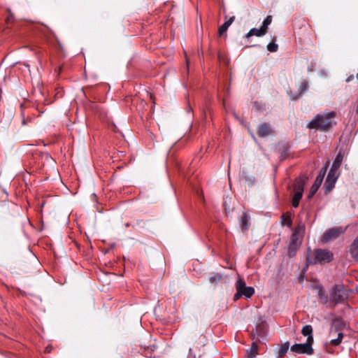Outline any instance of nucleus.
<instances>
[{
	"label": "nucleus",
	"instance_id": "nucleus-18",
	"mask_svg": "<svg viewBox=\"0 0 358 358\" xmlns=\"http://www.w3.org/2000/svg\"><path fill=\"white\" fill-rule=\"evenodd\" d=\"M350 252L352 257L355 260L358 262V236L356 237V238L352 242V243L350 246Z\"/></svg>",
	"mask_w": 358,
	"mask_h": 358
},
{
	"label": "nucleus",
	"instance_id": "nucleus-14",
	"mask_svg": "<svg viewBox=\"0 0 358 358\" xmlns=\"http://www.w3.org/2000/svg\"><path fill=\"white\" fill-rule=\"evenodd\" d=\"M266 34V30L264 28L260 27L259 29L252 28L245 35V38H249L252 36H262Z\"/></svg>",
	"mask_w": 358,
	"mask_h": 358
},
{
	"label": "nucleus",
	"instance_id": "nucleus-21",
	"mask_svg": "<svg viewBox=\"0 0 358 358\" xmlns=\"http://www.w3.org/2000/svg\"><path fill=\"white\" fill-rule=\"evenodd\" d=\"M290 344L289 341H287L284 343L280 348L278 352V357L282 358L283 357L286 353L287 352L289 348Z\"/></svg>",
	"mask_w": 358,
	"mask_h": 358
},
{
	"label": "nucleus",
	"instance_id": "nucleus-8",
	"mask_svg": "<svg viewBox=\"0 0 358 358\" xmlns=\"http://www.w3.org/2000/svg\"><path fill=\"white\" fill-rule=\"evenodd\" d=\"M312 345L313 343L306 341L305 343H296L290 347V350L292 352L298 354H306L311 355L314 352Z\"/></svg>",
	"mask_w": 358,
	"mask_h": 358
},
{
	"label": "nucleus",
	"instance_id": "nucleus-24",
	"mask_svg": "<svg viewBox=\"0 0 358 358\" xmlns=\"http://www.w3.org/2000/svg\"><path fill=\"white\" fill-rule=\"evenodd\" d=\"M222 279V275L219 273H215L213 274V275H211L210 278H209V281L212 283V284H216L218 282L220 281V280Z\"/></svg>",
	"mask_w": 358,
	"mask_h": 358
},
{
	"label": "nucleus",
	"instance_id": "nucleus-2",
	"mask_svg": "<svg viewBox=\"0 0 358 358\" xmlns=\"http://www.w3.org/2000/svg\"><path fill=\"white\" fill-rule=\"evenodd\" d=\"M334 259V254L328 249H308L306 265L324 264L330 263Z\"/></svg>",
	"mask_w": 358,
	"mask_h": 358
},
{
	"label": "nucleus",
	"instance_id": "nucleus-9",
	"mask_svg": "<svg viewBox=\"0 0 358 358\" xmlns=\"http://www.w3.org/2000/svg\"><path fill=\"white\" fill-rule=\"evenodd\" d=\"M338 178V174L336 172H334L333 170H329L325 182H324V188L325 193L327 194L330 192L335 186V183Z\"/></svg>",
	"mask_w": 358,
	"mask_h": 358
},
{
	"label": "nucleus",
	"instance_id": "nucleus-1",
	"mask_svg": "<svg viewBox=\"0 0 358 358\" xmlns=\"http://www.w3.org/2000/svg\"><path fill=\"white\" fill-rule=\"evenodd\" d=\"M314 287L317 290L319 303L327 305L328 308H334L337 305L345 303L349 296L348 290L342 283L333 286L329 290V296L322 285H316Z\"/></svg>",
	"mask_w": 358,
	"mask_h": 358
},
{
	"label": "nucleus",
	"instance_id": "nucleus-16",
	"mask_svg": "<svg viewBox=\"0 0 358 358\" xmlns=\"http://www.w3.org/2000/svg\"><path fill=\"white\" fill-rule=\"evenodd\" d=\"M235 20V16H232L229 17L227 20H226L224 24H222L218 29V34L220 36H222L228 29L229 26L233 23Z\"/></svg>",
	"mask_w": 358,
	"mask_h": 358
},
{
	"label": "nucleus",
	"instance_id": "nucleus-27",
	"mask_svg": "<svg viewBox=\"0 0 358 358\" xmlns=\"http://www.w3.org/2000/svg\"><path fill=\"white\" fill-rule=\"evenodd\" d=\"M327 166H328V164H327L326 166H324L320 171V173H318V175L317 176L316 178H320V180H324V178L325 176V174H326V172H327Z\"/></svg>",
	"mask_w": 358,
	"mask_h": 358
},
{
	"label": "nucleus",
	"instance_id": "nucleus-19",
	"mask_svg": "<svg viewBox=\"0 0 358 358\" xmlns=\"http://www.w3.org/2000/svg\"><path fill=\"white\" fill-rule=\"evenodd\" d=\"M258 345L257 342L252 343L251 347L247 350L246 358H255L257 355Z\"/></svg>",
	"mask_w": 358,
	"mask_h": 358
},
{
	"label": "nucleus",
	"instance_id": "nucleus-11",
	"mask_svg": "<svg viewBox=\"0 0 358 358\" xmlns=\"http://www.w3.org/2000/svg\"><path fill=\"white\" fill-rule=\"evenodd\" d=\"M257 134L259 137L265 138L268 135H271L273 130L271 129L269 124L262 123L259 126Z\"/></svg>",
	"mask_w": 358,
	"mask_h": 358
},
{
	"label": "nucleus",
	"instance_id": "nucleus-12",
	"mask_svg": "<svg viewBox=\"0 0 358 358\" xmlns=\"http://www.w3.org/2000/svg\"><path fill=\"white\" fill-rule=\"evenodd\" d=\"M240 227L242 231H246L250 228V216L247 213H243L240 220Z\"/></svg>",
	"mask_w": 358,
	"mask_h": 358
},
{
	"label": "nucleus",
	"instance_id": "nucleus-32",
	"mask_svg": "<svg viewBox=\"0 0 358 358\" xmlns=\"http://www.w3.org/2000/svg\"><path fill=\"white\" fill-rule=\"evenodd\" d=\"M192 358H196V357H195V355H194Z\"/></svg>",
	"mask_w": 358,
	"mask_h": 358
},
{
	"label": "nucleus",
	"instance_id": "nucleus-6",
	"mask_svg": "<svg viewBox=\"0 0 358 358\" xmlns=\"http://www.w3.org/2000/svg\"><path fill=\"white\" fill-rule=\"evenodd\" d=\"M305 187V180L302 178L297 179L294 184V194L292 198V205L294 208H297L300 200L302 198Z\"/></svg>",
	"mask_w": 358,
	"mask_h": 358
},
{
	"label": "nucleus",
	"instance_id": "nucleus-22",
	"mask_svg": "<svg viewBox=\"0 0 358 358\" xmlns=\"http://www.w3.org/2000/svg\"><path fill=\"white\" fill-rule=\"evenodd\" d=\"M304 229H305L304 224L302 223H300L294 229V231L292 234H296V236L299 237V236L303 233Z\"/></svg>",
	"mask_w": 358,
	"mask_h": 358
},
{
	"label": "nucleus",
	"instance_id": "nucleus-23",
	"mask_svg": "<svg viewBox=\"0 0 358 358\" xmlns=\"http://www.w3.org/2000/svg\"><path fill=\"white\" fill-rule=\"evenodd\" d=\"M308 89V83L307 80H303L299 87V95H302Z\"/></svg>",
	"mask_w": 358,
	"mask_h": 358
},
{
	"label": "nucleus",
	"instance_id": "nucleus-31",
	"mask_svg": "<svg viewBox=\"0 0 358 358\" xmlns=\"http://www.w3.org/2000/svg\"><path fill=\"white\" fill-rule=\"evenodd\" d=\"M357 78L358 79V73L357 74Z\"/></svg>",
	"mask_w": 358,
	"mask_h": 358
},
{
	"label": "nucleus",
	"instance_id": "nucleus-5",
	"mask_svg": "<svg viewBox=\"0 0 358 358\" xmlns=\"http://www.w3.org/2000/svg\"><path fill=\"white\" fill-rule=\"evenodd\" d=\"M236 293L234 296V300L236 301L241 296L246 299L250 298L255 294V289L250 286H246L245 282L238 278L236 283Z\"/></svg>",
	"mask_w": 358,
	"mask_h": 358
},
{
	"label": "nucleus",
	"instance_id": "nucleus-26",
	"mask_svg": "<svg viewBox=\"0 0 358 358\" xmlns=\"http://www.w3.org/2000/svg\"><path fill=\"white\" fill-rule=\"evenodd\" d=\"M272 17L271 15H268L262 22V28H264L267 31L268 26L271 23Z\"/></svg>",
	"mask_w": 358,
	"mask_h": 358
},
{
	"label": "nucleus",
	"instance_id": "nucleus-29",
	"mask_svg": "<svg viewBox=\"0 0 358 358\" xmlns=\"http://www.w3.org/2000/svg\"><path fill=\"white\" fill-rule=\"evenodd\" d=\"M189 353H192V348H190L189 349Z\"/></svg>",
	"mask_w": 358,
	"mask_h": 358
},
{
	"label": "nucleus",
	"instance_id": "nucleus-20",
	"mask_svg": "<svg viewBox=\"0 0 358 358\" xmlns=\"http://www.w3.org/2000/svg\"><path fill=\"white\" fill-rule=\"evenodd\" d=\"M342 161H343V156L340 153H338L336 155V157L331 165L330 170H333L334 172L337 173V171H338V168L340 167V166L342 163Z\"/></svg>",
	"mask_w": 358,
	"mask_h": 358
},
{
	"label": "nucleus",
	"instance_id": "nucleus-17",
	"mask_svg": "<svg viewBox=\"0 0 358 358\" xmlns=\"http://www.w3.org/2000/svg\"><path fill=\"white\" fill-rule=\"evenodd\" d=\"M322 181L323 180H320V178H315V182L313 184V185L311 186L310 192L308 193V199H310L311 197H313L314 196V194L317 192V191L321 186Z\"/></svg>",
	"mask_w": 358,
	"mask_h": 358
},
{
	"label": "nucleus",
	"instance_id": "nucleus-4",
	"mask_svg": "<svg viewBox=\"0 0 358 358\" xmlns=\"http://www.w3.org/2000/svg\"><path fill=\"white\" fill-rule=\"evenodd\" d=\"M345 327V323L341 319H336L333 322L329 337L331 338L329 343L333 346H338L344 337L341 330Z\"/></svg>",
	"mask_w": 358,
	"mask_h": 358
},
{
	"label": "nucleus",
	"instance_id": "nucleus-7",
	"mask_svg": "<svg viewBox=\"0 0 358 358\" xmlns=\"http://www.w3.org/2000/svg\"><path fill=\"white\" fill-rule=\"evenodd\" d=\"M346 228L342 227H332L327 230L322 236V241L327 243L329 241L336 239L340 235L345 234Z\"/></svg>",
	"mask_w": 358,
	"mask_h": 358
},
{
	"label": "nucleus",
	"instance_id": "nucleus-15",
	"mask_svg": "<svg viewBox=\"0 0 358 358\" xmlns=\"http://www.w3.org/2000/svg\"><path fill=\"white\" fill-rule=\"evenodd\" d=\"M280 222L282 226H286L288 228H291L292 224V217L291 213L289 212L283 213L280 217Z\"/></svg>",
	"mask_w": 358,
	"mask_h": 358
},
{
	"label": "nucleus",
	"instance_id": "nucleus-25",
	"mask_svg": "<svg viewBox=\"0 0 358 358\" xmlns=\"http://www.w3.org/2000/svg\"><path fill=\"white\" fill-rule=\"evenodd\" d=\"M267 49L271 52H277V50L278 49V45L275 43L271 42L268 44Z\"/></svg>",
	"mask_w": 358,
	"mask_h": 358
},
{
	"label": "nucleus",
	"instance_id": "nucleus-30",
	"mask_svg": "<svg viewBox=\"0 0 358 358\" xmlns=\"http://www.w3.org/2000/svg\"><path fill=\"white\" fill-rule=\"evenodd\" d=\"M356 113L358 114V105H357V110H356Z\"/></svg>",
	"mask_w": 358,
	"mask_h": 358
},
{
	"label": "nucleus",
	"instance_id": "nucleus-3",
	"mask_svg": "<svg viewBox=\"0 0 358 358\" xmlns=\"http://www.w3.org/2000/svg\"><path fill=\"white\" fill-rule=\"evenodd\" d=\"M336 117V112L330 111L322 114H317L308 124L309 129H320L322 131L329 130L332 125L336 122L334 120Z\"/></svg>",
	"mask_w": 358,
	"mask_h": 358
},
{
	"label": "nucleus",
	"instance_id": "nucleus-10",
	"mask_svg": "<svg viewBox=\"0 0 358 358\" xmlns=\"http://www.w3.org/2000/svg\"><path fill=\"white\" fill-rule=\"evenodd\" d=\"M301 244V241L299 237L296 236V234H292L291 236L290 243L288 247L287 255L289 257H294Z\"/></svg>",
	"mask_w": 358,
	"mask_h": 358
},
{
	"label": "nucleus",
	"instance_id": "nucleus-13",
	"mask_svg": "<svg viewBox=\"0 0 358 358\" xmlns=\"http://www.w3.org/2000/svg\"><path fill=\"white\" fill-rule=\"evenodd\" d=\"M301 333L304 336H307L306 341L313 343V327L310 324H307L302 328Z\"/></svg>",
	"mask_w": 358,
	"mask_h": 358
},
{
	"label": "nucleus",
	"instance_id": "nucleus-28",
	"mask_svg": "<svg viewBox=\"0 0 358 358\" xmlns=\"http://www.w3.org/2000/svg\"><path fill=\"white\" fill-rule=\"evenodd\" d=\"M354 78V76L353 75H350L348 77V78L346 79V82H350L351 80H352Z\"/></svg>",
	"mask_w": 358,
	"mask_h": 358
}]
</instances>
